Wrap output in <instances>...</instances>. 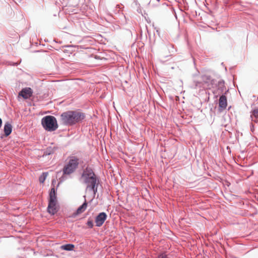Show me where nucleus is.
I'll return each mask as SVG.
<instances>
[{
	"label": "nucleus",
	"mask_w": 258,
	"mask_h": 258,
	"mask_svg": "<svg viewBox=\"0 0 258 258\" xmlns=\"http://www.w3.org/2000/svg\"><path fill=\"white\" fill-rule=\"evenodd\" d=\"M87 225L89 227L91 228H92L93 227V221L92 220H88L87 223Z\"/></svg>",
	"instance_id": "nucleus-15"
},
{
	"label": "nucleus",
	"mask_w": 258,
	"mask_h": 258,
	"mask_svg": "<svg viewBox=\"0 0 258 258\" xmlns=\"http://www.w3.org/2000/svg\"><path fill=\"white\" fill-rule=\"evenodd\" d=\"M107 218V215L104 212H102L96 217L95 222L97 227L101 226Z\"/></svg>",
	"instance_id": "nucleus-5"
},
{
	"label": "nucleus",
	"mask_w": 258,
	"mask_h": 258,
	"mask_svg": "<svg viewBox=\"0 0 258 258\" xmlns=\"http://www.w3.org/2000/svg\"><path fill=\"white\" fill-rule=\"evenodd\" d=\"M49 202L57 203L56 194L54 187L52 188L50 190Z\"/></svg>",
	"instance_id": "nucleus-10"
},
{
	"label": "nucleus",
	"mask_w": 258,
	"mask_h": 258,
	"mask_svg": "<svg viewBox=\"0 0 258 258\" xmlns=\"http://www.w3.org/2000/svg\"><path fill=\"white\" fill-rule=\"evenodd\" d=\"M47 176V173H43L42 175H41L39 178V180L40 183H43L45 181L46 177Z\"/></svg>",
	"instance_id": "nucleus-14"
},
{
	"label": "nucleus",
	"mask_w": 258,
	"mask_h": 258,
	"mask_svg": "<svg viewBox=\"0 0 258 258\" xmlns=\"http://www.w3.org/2000/svg\"><path fill=\"white\" fill-rule=\"evenodd\" d=\"M2 123V119L0 118V127H1Z\"/></svg>",
	"instance_id": "nucleus-17"
},
{
	"label": "nucleus",
	"mask_w": 258,
	"mask_h": 258,
	"mask_svg": "<svg viewBox=\"0 0 258 258\" xmlns=\"http://www.w3.org/2000/svg\"><path fill=\"white\" fill-rule=\"evenodd\" d=\"M33 94L32 90L29 88L27 87L23 88L19 93V96H22L24 99H27L30 98Z\"/></svg>",
	"instance_id": "nucleus-6"
},
{
	"label": "nucleus",
	"mask_w": 258,
	"mask_h": 258,
	"mask_svg": "<svg viewBox=\"0 0 258 258\" xmlns=\"http://www.w3.org/2000/svg\"><path fill=\"white\" fill-rule=\"evenodd\" d=\"M79 165V159L75 156L70 157L69 161L64 166L63 174L70 175L73 173Z\"/></svg>",
	"instance_id": "nucleus-3"
},
{
	"label": "nucleus",
	"mask_w": 258,
	"mask_h": 258,
	"mask_svg": "<svg viewBox=\"0 0 258 258\" xmlns=\"http://www.w3.org/2000/svg\"><path fill=\"white\" fill-rule=\"evenodd\" d=\"M85 116L84 113L79 110L68 111L61 114L60 120L63 124L73 125L81 121Z\"/></svg>",
	"instance_id": "nucleus-1"
},
{
	"label": "nucleus",
	"mask_w": 258,
	"mask_h": 258,
	"mask_svg": "<svg viewBox=\"0 0 258 258\" xmlns=\"http://www.w3.org/2000/svg\"><path fill=\"white\" fill-rule=\"evenodd\" d=\"M85 177V182L87 184V191H91L94 196L97 191V180L95 174L91 170H87L83 175Z\"/></svg>",
	"instance_id": "nucleus-2"
},
{
	"label": "nucleus",
	"mask_w": 258,
	"mask_h": 258,
	"mask_svg": "<svg viewBox=\"0 0 258 258\" xmlns=\"http://www.w3.org/2000/svg\"><path fill=\"white\" fill-rule=\"evenodd\" d=\"M44 128L47 131H54L57 128L56 118L53 116H46L41 120Z\"/></svg>",
	"instance_id": "nucleus-4"
},
{
	"label": "nucleus",
	"mask_w": 258,
	"mask_h": 258,
	"mask_svg": "<svg viewBox=\"0 0 258 258\" xmlns=\"http://www.w3.org/2000/svg\"><path fill=\"white\" fill-rule=\"evenodd\" d=\"M12 125L9 123H6L4 126L5 134L6 136H8L12 132Z\"/></svg>",
	"instance_id": "nucleus-12"
},
{
	"label": "nucleus",
	"mask_w": 258,
	"mask_h": 258,
	"mask_svg": "<svg viewBox=\"0 0 258 258\" xmlns=\"http://www.w3.org/2000/svg\"><path fill=\"white\" fill-rule=\"evenodd\" d=\"M219 107L222 109H225L227 106V98L225 95H222L219 98Z\"/></svg>",
	"instance_id": "nucleus-8"
},
{
	"label": "nucleus",
	"mask_w": 258,
	"mask_h": 258,
	"mask_svg": "<svg viewBox=\"0 0 258 258\" xmlns=\"http://www.w3.org/2000/svg\"><path fill=\"white\" fill-rule=\"evenodd\" d=\"M87 203L86 202V201L85 200V202L83 203V205L80 206L78 209L77 210L76 212L74 213V215L75 216L76 215H80L83 213L87 209Z\"/></svg>",
	"instance_id": "nucleus-9"
},
{
	"label": "nucleus",
	"mask_w": 258,
	"mask_h": 258,
	"mask_svg": "<svg viewBox=\"0 0 258 258\" xmlns=\"http://www.w3.org/2000/svg\"><path fill=\"white\" fill-rule=\"evenodd\" d=\"M250 117L252 121L255 123L258 122V108H255L251 111Z\"/></svg>",
	"instance_id": "nucleus-11"
},
{
	"label": "nucleus",
	"mask_w": 258,
	"mask_h": 258,
	"mask_svg": "<svg viewBox=\"0 0 258 258\" xmlns=\"http://www.w3.org/2000/svg\"><path fill=\"white\" fill-rule=\"evenodd\" d=\"M75 247V245L72 244H68L61 246V249L65 250H73Z\"/></svg>",
	"instance_id": "nucleus-13"
},
{
	"label": "nucleus",
	"mask_w": 258,
	"mask_h": 258,
	"mask_svg": "<svg viewBox=\"0 0 258 258\" xmlns=\"http://www.w3.org/2000/svg\"><path fill=\"white\" fill-rule=\"evenodd\" d=\"M158 258H168L165 254H162L158 256Z\"/></svg>",
	"instance_id": "nucleus-16"
},
{
	"label": "nucleus",
	"mask_w": 258,
	"mask_h": 258,
	"mask_svg": "<svg viewBox=\"0 0 258 258\" xmlns=\"http://www.w3.org/2000/svg\"><path fill=\"white\" fill-rule=\"evenodd\" d=\"M58 210L57 203L53 202H49L48 206L47 207L48 212L51 214H55Z\"/></svg>",
	"instance_id": "nucleus-7"
}]
</instances>
